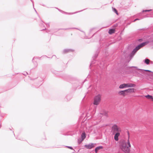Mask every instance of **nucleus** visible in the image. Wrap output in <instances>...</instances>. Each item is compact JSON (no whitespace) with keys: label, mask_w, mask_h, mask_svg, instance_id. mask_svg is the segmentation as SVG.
Masks as SVG:
<instances>
[{"label":"nucleus","mask_w":153,"mask_h":153,"mask_svg":"<svg viewBox=\"0 0 153 153\" xmlns=\"http://www.w3.org/2000/svg\"><path fill=\"white\" fill-rule=\"evenodd\" d=\"M103 147L102 146H99L96 147L95 149V151L96 153H97L98 150L102 149Z\"/></svg>","instance_id":"f8f14e48"},{"label":"nucleus","mask_w":153,"mask_h":153,"mask_svg":"<svg viewBox=\"0 0 153 153\" xmlns=\"http://www.w3.org/2000/svg\"><path fill=\"white\" fill-rule=\"evenodd\" d=\"M83 10H81V11H78V12H76L75 13H66V12H63V11H62V10H59V11L61 12H63V13H67V14H74V13H77L78 12H81Z\"/></svg>","instance_id":"dca6fc26"},{"label":"nucleus","mask_w":153,"mask_h":153,"mask_svg":"<svg viewBox=\"0 0 153 153\" xmlns=\"http://www.w3.org/2000/svg\"><path fill=\"white\" fill-rule=\"evenodd\" d=\"M126 143H123L121 146V149L125 153H129L130 149Z\"/></svg>","instance_id":"f03ea898"},{"label":"nucleus","mask_w":153,"mask_h":153,"mask_svg":"<svg viewBox=\"0 0 153 153\" xmlns=\"http://www.w3.org/2000/svg\"><path fill=\"white\" fill-rule=\"evenodd\" d=\"M118 94L119 95H122L123 96H125V95H126L125 90L120 91L118 92Z\"/></svg>","instance_id":"9d476101"},{"label":"nucleus","mask_w":153,"mask_h":153,"mask_svg":"<svg viewBox=\"0 0 153 153\" xmlns=\"http://www.w3.org/2000/svg\"><path fill=\"white\" fill-rule=\"evenodd\" d=\"M142 15V13H139L137 14L136 15V16H137V17L139 16H141Z\"/></svg>","instance_id":"393cba45"},{"label":"nucleus","mask_w":153,"mask_h":153,"mask_svg":"<svg viewBox=\"0 0 153 153\" xmlns=\"http://www.w3.org/2000/svg\"><path fill=\"white\" fill-rule=\"evenodd\" d=\"M152 73H153V72Z\"/></svg>","instance_id":"49530a36"},{"label":"nucleus","mask_w":153,"mask_h":153,"mask_svg":"<svg viewBox=\"0 0 153 153\" xmlns=\"http://www.w3.org/2000/svg\"><path fill=\"white\" fill-rule=\"evenodd\" d=\"M128 137H129V133H128Z\"/></svg>","instance_id":"79ce46f5"},{"label":"nucleus","mask_w":153,"mask_h":153,"mask_svg":"<svg viewBox=\"0 0 153 153\" xmlns=\"http://www.w3.org/2000/svg\"><path fill=\"white\" fill-rule=\"evenodd\" d=\"M28 73L27 72H24V73L23 74L25 76H26L28 74Z\"/></svg>","instance_id":"c85d7f7f"},{"label":"nucleus","mask_w":153,"mask_h":153,"mask_svg":"<svg viewBox=\"0 0 153 153\" xmlns=\"http://www.w3.org/2000/svg\"><path fill=\"white\" fill-rule=\"evenodd\" d=\"M36 58L35 57H34L32 60V61H33V60L35 59Z\"/></svg>","instance_id":"72a5a7b5"},{"label":"nucleus","mask_w":153,"mask_h":153,"mask_svg":"<svg viewBox=\"0 0 153 153\" xmlns=\"http://www.w3.org/2000/svg\"><path fill=\"white\" fill-rule=\"evenodd\" d=\"M78 29V30H79L80 31H82V32H83V33H84V31H81V30H79L78 28H65V29H63L64 30H69V29Z\"/></svg>","instance_id":"6ab92c4d"},{"label":"nucleus","mask_w":153,"mask_h":153,"mask_svg":"<svg viewBox=\"0 0 153 153\" xmlns=\"http://www.w3.org/2000/svg\"><path fill=\"white\" fill-rule=\"evenodd\" d=\"M140 72L143 74H145V72L146 71H148L149 72H152L151 71L149 70H143V69H140Z\"/></svg>","instance_id":"4468645a"},{"label":"nucleus","mask_w":153,"mask_h":153,"mask_svg":"<svg viewBox=\"0 0 153 153\" xmlns=\"http://www.w3.org/2000/svg\"><path fill=\"white\" fill-rule=\"evenodd\" d=\"M120 135V133L119 132L115 133L114 136V139L115 140L117 141L119 140L118 137Z\"/></svg>","instance_id":"6e6552de"},{"label":"nucleus","mask_w":153,"mask_h":153,"mask_svg":"<svg viewBox=\"0 0 153 153\" xmlns=\"http://www.w3.org/2000/svg\"><path fill=\"white\" fill-rule=\"evenodd\" d=\"M98 53H96L95 54V55H94V58H96L97 57V56H98Z\"/></svg>","instance_id":"cd10ccee"},{"label":"nucleus","mask_w":153,"mask_h":153,"mask_svg":"<svg viewBox=\"0 0 153 153\" xmlns=\"http://www.w3.org/2000/svg\"><path fill=\"white\" fill-rule=\"evenodd\" d=\"M135 84L131 83H124L120 85L119 88H120L122 89L126 88L135 87Z\"/></svg>","instance_id":"7ed1b4c3"},{"label":"nucleus","mask_w":153,"mask_h":153,"mask_svg":"<svg viewBox=\"0 0 153 153\" xmlns=\"http://www.w3.org/2000/svg\"><path fill=\"white\" fill-rule=\"evenodd\" d=\"M47 25H48V26H49V24H47Z\"/></svg>","instance_id":"58836bf2"},{"label":"nucleus","mask_w":153,"mask_h":153,"mask_svg":"<svg viewBox=\"0 0 153 153\" xmlns=\"http://www.w3.org/2000/svg\"><path fill=\"white\" fill-rule=\"evenodd\" d=\"M35 10V11L36 12V10Z\"/></svg>","instance_id":"a18cd8bd"},{"label":"nucleus","mask_w":153,"mask_h":153,"mask_svg":"<svg viewBox=\"0 0 153 153\" xmlns=\"http://www.w3.org/2000/svg\"><path fill=\"white\" fill-rule=\"evenodd\" d=\"M56 57L55 55H53L52 56V57Z\"/></svg>","instance_id":"c9c22d12"},{"label":"nucleus","mask_w":153,"mask_h":153,"mask_svg":"<svg viewBox=\"0 0 153 153\" xmlns=\"http://www.w3.org/2000/svg\"><path fill=\"white\" fill-rule=\"evenodd\" d=\"M147 74L148 75H149V76L151 75V74Z\"/></svg>","instance_id":"f704fd0d"},{"label":"nucleus","mask_w":153,"mask_h":153,"mask_svg":"<svg viewBox=\"0 0 153 153\" xmlns=\"http://www.w3.org/2000/svg\"><path fill=\"white\" fill-rule=\"evenodd\" d=\"M152 10V9L143 10H142V12H150V11H151Z\"/></svg>","instance_id":"4be33fe9"},{"label":"nucleus","mask_w":153,"mask_h":153,"mask_svg":"<svg viewBox=\"0 0 153 153\" xmlns=\"http://www.w3.org/2000/svg\"><path fill=\"white\" fill-rule=\"evenodd\" d=\"M144 17H141L139 19V18H137V19H135L134 20V22H135L137 20H139L140 19H143Z\"/></svg>","instance_id":"5701e85b"},{"label":"nucleus","mask_w":153,"mask_h":153,"mask_svg":"<svg viewBox=\"0 0 153 153\" xmlns=\"http://www.w3.org/2000/svg\"><path fill=\"white\" fill-rule=\"evenodd\" d=\"M150 60L148 59H146L144 60V62L147 65H149V64Z\"/></svg>","instance_id":"2eb2a0df"},{"label":"nucleus","mask_w":153,"mask_h":153,"mask_svg":"<svg viewBox=\"0 0 153 153\" xmlns=\"http://www.w3.org/2000/svg\"><path fill=\"white\" fill-rule=\"evenodd\" d=\"M142 40V39H138V41L141 42Z\"/></svg>","instance_id":"7c9ffc66"},{"label":"nucleus","mask_w":153,"mask_h":153,"mask_svg":"<svg viewBox=\"0 0 153 153\" xmlns=\"http://www.w3.org/2000/svg\"><path fill=\"white\" fill-rule=\"evenodd\" d=\"M74 51L73 50L70 49H65L63 50L62 53L63 54L69 52H72Z\"/></svg>","instance_id":"0eeeda50"},{"label":"nucleus","mask_w":153,"mask_h":153,"mask_svg":"<svg viewBox=\"0 0 153 153\" xmlns=\"http://www.w3.org/2000/svg\"><path fill=\"white\" fill-rule=\"evenodd\" d=\"M132 67H134V66H133Z\"/></svg>","instance_id":"37998d69"},{"label":"nucleus","mask_w":153,"mask_h":153,"mask_svg":"<svg viewBox=\"0 0 153 153\" xmlns=\"http://www.w3.org/2000/svg\"><path fill=\"white\" fill-rule=\"evenodd\" d=\"M112 130L113 134H114L116 132H118L119 131L117 126L116 124H114L112 127Z\"/></svg>","instance_id":"39448f33"},{"label":"nucleus","mask_w":153,"mask_h":153,"mask_svg":"<svg viewBox=\"0 0 153 153\" xmlns=\"http://www.w3.org/2000/svg\"><path fill=\"white\" fill-rule=\"evenodd\" d=\"M115 32V30L114 29H111L109 30L108 31V33L110 34H112L114 33Z\"/></svg>","instance_id":"ddd939ff"},{"label":"nucleus","mask_w":153,"mask_h":153,"mask_svg":"<svg viewBox=\"0 0 153 153\" xmlns=\"http://www.w3.org/2000/svg\"><path fill=\"white\" fill-rule=\"evenodd\" d=\"M66 147H67L69 149H73V147H71V146H66Z\"/></svg>","instance_id":"a878e982"},{"label":"nucleus","mask_w":153,"mask_h":153,"mask_svg":"<svg viewBox=\"0 0 153 153\" xmlns=\"http://www.w3.org/2000/svg\"><path fill=\"white\" fill-rule=\"evenodd\" d=\"M46 29V28H45L44 29H42V30H45Z\"/></svg>","instance_id":"e433bc0d"},{"label":"nucleus","mask_w":153,"mask_h":153,"mask_svg":"<svg viewBox=\"0 0 153 153\" xmlns=\"http://www.w3.org/2000/svg\"><path fill=\"white\" fill-rule=\"evenodd\" d=\"M126 143L127 144V145H128V147H131V144H130L129 140L128 139V141H127V143Z\"/></svg>","instance_id":"b1692460"},{"label":"nucleus","mask_w":153,"mask_h":153,"mask_svg":"<svg viewBox=\"0 0 153 153\" xmlns=\"http://www.w3.org/2000/svg\"><path fill=\"white\" fill-rule=\"evenodd\" d=\"M34 65H35V67H36L37 66V62H35L34 63Z\"/></svg>","instance_id":"bb28decb"},{"label":"nucleus","mask_w":153,"mask_h":153,"mask_svg":"<svg viewBox=\"0 0 153 153\" xmlns=\"http://www.w3.org/2000/svg\"><path fill=\"white\" fill-rule=\"evenodd\" d=\"M100 68H103V67H102H102L100 66Z\"/></svg>","instance_id":"4c0bfd02"},{"label":"nucleus","mask_w":153,"mask_h":153,"mask_svg":"<svg viewBox=\"0 0 153 153\" xmlns=\"http://www.w3.org/2000/svg\"><path fill=\"white\" fill-rule=\"evenodd\" d=\"M149 43V41H146L143 42L137 46L132 51L129 55V58L131 59L134 56L137 51L141 48L147 45Z\"/></svg>","instance_id":"f257e3e1"},{"label":"nucleus","mask_w":153,"mask_h":153,"mask_svg":"<svg viewBox=\"0 0 153 153\" xmlns=\"http://www.w3.org/2000/svg\"><path fill=\"white\" fill-rule=\"evenodd\" d=\"M93 28H92V29H91L90 30V33L93 30Z\"/></svg>","instance_id":"2f4dec72"},{"label":"nucleus","mask_w":153,"mask_h":153,"mask_svg":"<svg viewBox=\"0 0 153 153\" xmlns=\"http://www.w3.org/2000/svg\"><path fill=\"white\" fill-rule=\"evenodd\" d=\"M85 147L87 149H91L94 147V144L91 143L88 145H85Z\"/></svg>","instance_id":"423d86ee"},{"label":"nucleus","mask_w":153,"mask_h":153,"mask_svg":"<svg viewBox=\"0 0 153 153\" xmlns=\"http://www.w3.org/2000/svg\"><path fill=\"white\" fill-rule=\"evenodd\" d=\"M100 114L102 115H103L106 117L108 116L107 113L106 111H104L102 113H101Z\"/></svg>","instance_id":"a211bd4d"},{"label":"nucleus","mask_w":153,"mask_h":153,"mask_svg":"<svg viewBox=\"0 0 153 153\" xmlns=\"http://www.w3.org/2000/svg\"><path fill=\"white\" fill-rule=\"evenodd\" d=\"M134 88H129L125 90L126 93H134Z\"/></svg>","instance_id":"1a4fd4ad"},{"label":"nucleus","mask_w":153,"mask_h":153,"mask_svg":"<svg viewBox=\"0 0 153 153\" xmlns=\"http://www.w3.org/2000/svg\"><path fill=\"white\" fill-rule=\"evenodd\" d=\"M35 10V11L36 12V10Z\"/></svg>","instance_id":"c03bdc74"},{"label":"nucleus","mask_w":153,"mask_h":153,"mask_svg":"<svg viewBox=\"0 0 153 153\" xmlns=\"http://www.w3.org/2000/svg\"><path fill=\"white\" fill-rule=\"evenodd\" d=\"M67 100H70L71 98L72 97L71 95H68L66 97Z\"/></svg>","instance_id":"aec40b11"},{"label":"nucleus","mask_w":153,"mask_h":153,"mask_svg":"<svg viewBox=\"0 0 153 153\" xmlns=\"http://www.w3.org/2000/svg\"><path fill=\"white\" fill-rule=\"evenodd\" d=\"M56 9H57L59 11L60 9H58V8H56Z\"/></svg>","instance_id":"ea45409f"},{"label":"nucleus","mask_w":153,"mask_h":153,"mask_svg":"<svg viewBox=\"0 0 153 153\" xmlns=\"http://www.w3.org/2000/svg\"><path fill=\"white\" fill-rule=\"evenodd\" d=\"M146 97L148 99H152V97H153V96H152L149 95H148L146 96Z\"/></svg>","instance_id":"f3484780"},{"label":"nucleus","mask_w":153,"mask_h":153,"mask_svg":"<svg viewBox=\"0 0 153 153\" xmlns=\"http://www.w3.org/2000/svg\"><path fill=\"white\" fill-rule=\"evenodd\" d=\"M42 23H43V22L42 21Z\"/></svg>","instance_id":"a19ab883"},{"label":"nucleus","mask_w":153,"mask_h":153,"mask_svg":"<svg viewBox=\"0 0 153 153\" xmlns=\"http://www.w3.org/2000/svg\"><path fill=\"white\" fill-rule=\"evenodd\" d=\"M82 140L81 141H82L86 137V134L84 132L82 133L81 135Z\"/></svg>","instance_id":"9b49d317"},{"label":"nucleus","mask_w":153,"mask_h":153,"mask_svg":"<svg viewBox=\"0 0 153 153\" xmlns=\"http://www.w3.org/2000/svg\"><path fill=\"white\" fill-rule=\"evenodd\" d=\"M95 62H94L93 61L91 62V63L90 66H92V65L93 64H94Z\"/></svg>","instance_id":"c756f323"},{"label":"nucleus","mask_w":153,"mask_h":153,"mask_svg":"<svg viewBox=\"0 0 153 153\" xmlns=\"http://www.w3.org/2000/svg\"><path fill=\"white\" fill-rule=\"evenodd\" d=\"M40 5H42L43 6H45V5L44 4H40Z\"/></svg>","instance_id":"473e14b6"},{"label":"nucleus","mask_w":153,"mask_h":153,"mask_svg":"<svg viewBox=\"0 0 153 153\" xmlns=\"http://www.w3.org/2000/svg\"><path fill=\"white\" fill-rule=\"evenodd\" d=\"M113 9V12H114V13H115L117 14L118 15V13L117 12V10H116V9L115 8H114L112 7Z\"/></svg>","instance_id":"412c9836"},{"label":"nucleus","mask_w":153,"mask_h":153,"mask_svg":"<svg viewBox=\"0 0 153 153\" xmlns=\"http://www.w3.org/2000/svg\"><path fill=\"white\" fill-rule=\"evenodd\" d=\"M101 95L98 94L94 98V104L95 105H98L101 100Z\"/></svg>","instance_id":"20e7f679"}]
</instances>
